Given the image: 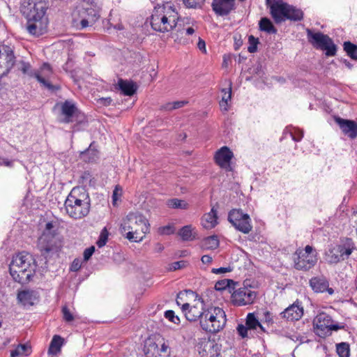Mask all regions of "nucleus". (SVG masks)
<instances>
[{
  "mask_svg": "<svg viewBox=\"0 0 357 357\" xmlns=\"http://www.w3.org/2000/svg\"><path fill=\"white\" fill-rule=\"evenodd\" d=\"M218 212L215 207H213L209 213L204 214L202 218V225L205 229L214 228L218 224Z\"/></svg>",
  "mask_w": 357,
  "mask_h": 357,
  "instance_id": "30",
  "label": "nucleus"
},
{
  "mask_svg": "<svg viewBox=\"0 0 357 357\" xmlns=\"http://www.w3.org/2000/svg\"><path fill=\"white\" fill-rule=\"evenodd\" d=\"M259 29L261 31H264L269 34H275L278 31L271 20L266 17H261L259 22Z\"/></svg>",
  "mask_w": 357,
  "mask_h": 357,
  "instance_id": "34",
  "label": "nucleus"
},
{
  "mask_svg": "<svg viewBox=\"0 0 357 357\" xmlns=\"http://www.w3.org/2000/svg\"><path fill=\"white\" fill-rule=\"evenodd\" d=\"M38 292L34 290L25 289L18 292L17 299L24 306H32L38 300Z\"/></svg>",
  "mask_w": 357,
  "mask_h": 357,
  "instance_id": "28",
  "label": "nucleus"
},
{
  "mask_svg": "<svg viewBox=\"0 0 357 357\" xmlns=\"http://www.w3.org/2000/svg\"><path fill=\"white\" fill-rule=\"evenodd\" d=\"M175 228L173 225H166L160 228V232L162 234L169 235L174 234Z\"/></svg>",
  "mask_w": 357,
  "mask_h": 357,
  "instance_id": "50",
  "label": "nucleus"
},
{
  "mask_svg": "<svg viewBox=\"0 0 357 357\" xmlns=\"http://www.w3.org/2000/svg\"><path fill=\"white\" fill-rule=\"evenodd\" d=\"M122 195V188L119 185H116L112 194V202L114 205L119 197Z\"/></svg>",
  "mask_w": 357,
  "mask_h": 357,
  "instance_id": "52",
  "label": "nucleus"
},
{
  "mask_svg": "<svg viewBox=\"0 0 357 357\" xmlns=\"http://www.w3.org/2000/svg\"><path fill=\"white\" fill-rule=\"evenodd\" d=\"M115 89L124 96H132L137 92V85L132 80L119 78Z\"/></svg>",
  "mask_w": 357,
  "mask_h": 357,
  "instance_id": "27",
  "label": "nucleus"
},
{
  "mask_svg": "<svg viewBox=\"0 0 357 357\" xmlns=\"http://www.w3.org/2000/svg\"><path fill=\"white\" fill-rule=\"evenodd\" d=\"M178 234L184 241H191L194 240L196 234L195 232H193V228L191 225L181 227Z\"/></svg>",
  "mask_w": 357,
  "mask_h": 357,
  "instance_id": "36",
  "label": "nucleus"
},
{
  "mask_svg": "<svg viewBox=\"0 0 357 357\" xmlns=\"http://www.w3.org/2000/svg\"><path fill=\"white\" fill-rule=\"evenodd\" d=\"M61 113L65 116L63 122L66 123L74 121V118L78 122H82L84 119V114L76 107V105L69 100H66L61 105Z\"/></svg>",
  "mask_w": 357,
  "mask_h": 357,
  "instance_id": "18",
  "label": "nucleus"
},
{
  "mask_svg": "<svg viewBox=\"0 0 357 357\" xmlns=\"http://www.w3.org/2000/svg\"><path fill=\"white\" fill-rule=\"evenodd\" d=\"M294 268L298 271H308L318 261V253L312 245L298 248L293 254Z\"/></svg>",
  "mask_w": 357,
  "mask_h": 357,
  "instance_id": "7",
  "label": "nucleus"
},
{
  "mask_svg": "<svg viewBox=\"0 0 357 357\" xmlns=\"http://www.w3.org/2000/svg\"><path fill=\"white\" fill-rule=\"evenodd\" d=\"M309 285L314 293L328 292L333 295L334 289L329 287L328 280L324 275L312 277L309 280Z\"/></svg>",
  "mask_w": 357,
  "mask_h": 357,
  "instance_id": "24",
  "label": "nucleus"
},
{
  "mask_svg": "<svg viewBox=\"0 0 357 357\" xmlns=\"http://www.w3.org/2000/svg\"><path fill=\"white\" fill-rule=\"evenodd\" d=\"M233 158V152L228 146H224L215 152L214 161L217 165L226 172H232L233 167L231 165V160Z\"/></svg>",
  "mask_w": 357,
  "mask_h": 357,
  "instance_id": "17",
  "label": "nucleus"
},
{
  "mask_svg": "<svg viewBox=\"0 0 357 357\" xmlns=\"http://www.w3.org/2000/svg\"><path fill=\"white\" fill-rule=\"evenodd\" d=\"M41 70L43 72L44 75L47 77L52 73L51 66L48 63H44L41 66Z\"/></svg>",
  "mask_w": 357,
  "mask_h": 357,
  "instance_id": "56",
  "label": "nucleus"
},
{
  "mask_svg": "<svg viewBox=\"0 0 357 357\" xmlns=\"http://www.w3.org/2000/svg\"><path fill=\"white\" fill-rule=\"evenodd\" d=\"M31 353V347L27 344H19L17 347L11 351V357L18 356H28Z\"/></svg>",
  "mask_w": 357,
  "mask_h": 357,
  "instance_id": "40",
  "label": "nucleus"
},
{
  "mask_svg": "<svg viewBox=\"0 0 357 357\" xmlns=\"http://www.w3.org/2000/svg\"><path fill=\"white\" fill-rule=\"evenodd\" d=\"M94 144L95 142H92L86 150L80 153V158L84 162L92 163L96 162L99 158V151Z\"/></svg>",
  "mask_w": 357,
  "mask_h": 357,
  "instance_id": "29",
  "label": "nucleus"
},
{
  "mask_svg": "<svg viewBox=\"0 0 357 357\" xmlns=\"http://www.w3.org/2000/svg\"><path fill=\"white\" fill-rule=\"evenodd\" d=\"M308 42L317 50L325 52L326 56L336 55L337 47L333 39L322 32H314L310 29H306Z\"/></svg>",
  "mask_w": 357,
  "mask_h": 357,
  "instance_id": "9",
  "label": "nucleus"
},
{
  "mask_svg": "<svg viewBox=\"0 0 357 357\" xmlns=\"http://www.w3.org/2000/svg\"><path fill=\"white\" fill-rule=\"evenodd\" d=\"M304 310L303 303L298 299H296L293 304L290 305L280 312V316L282 319L288 321H295L301 319Z\"/></svg>",
  "mask_w": 357,
  "mask_h": 357,
  "instance_id": "20",
  "label": "nucleus"
},
{
  "mask_svg": "<svg viewBox=\"0 0 357 357\" xmlns=\"http://www.w3.org/2000/svg\"><path fill=\"white\" fill-rule=\"evenodd\" d=\"M337 353L339 357H349L350 349L347 342H341L336 346Z\"/></svg>",
  "mask_w": 357,
  "mask_h": 357,
  "instance_id": "41",
  "label": "nucleus"
},
{
  "mask_svg": "<svg viewBox=\"0 0 357 357\" xmlns=\"http://www.w3.org/2000/svg\"><path fill=\"white\" fill-rule=\"evenodd\" d=\"M201 261L202 264L208 265L212 263L213 258L210 255H205L202 257Z\"/></svg>",
  "mask_w": 357,
  "mask_h": 357,
  "instance_id": "61",
  "label": "nucleus"
},
{
  "mask_svg": "<svg viewBox=\"0 0 357 357\" xmlns=\"http://www.w3.org/2000/svg\"><path fill=\"white\" fill-rule=\"evenodd\" d=\"M226 323L225 312L219 307L211 305L206 308L200 326L206 332L217 333L223 329Z\"/></svg>",
  "mask_w": 357,
  "mask_h": 357,
  "instance_id": "6",
  "label": "nucleus"
},
{
  "mask_svg": "<svg viewBox=\"0 0 357 357\" xmlns=\"http://www.w3.org/2000/svg\"><path fill=\"white\" fill-rule=\"evenodd\" d=\"M108 234H109L107 229L105 227L103 228L96 242V245H98V248H102L107 243L108 239Z\"/></svg>",
  "mask_w": 357,
  "mask_h": 357,
  "instance_id": "44",
  "label": "nucleus"
},
{
  "mask_svg": "<svg viewBox=\"0 0 357 357\" xmlns=\"http://www.w3.org/2000/svg\"><path fill=\"white\" fill-rule=\"evenodd\" d=\"M259 326V321L254 312H250L247 314L245 324H239L236 327V331L238 335L243 338H251L253 337L252 331H257V326Z\"/></svg>",
  "mask_w": 357,
  "mask_h": 357,
  "instance_id": "14",
  "label": "nucleus"
},
{
  "mask_svg": "<svg viewBox=\"0 0 357 357\" xmlns=\"http://www.w3.org/2000/svg\"><path fill=\"white\" fill-rule=\"evenodd\" d=\"M169 349V345L165 341H162L159 347V344L153 340L148 339L144 344V353L145 357H168Z\"/></svg>",
  "mask_w": 357,
  "mask_h": 357,
  "instance_id": "15",
  "label": "nucleus"
},
{
  "mask_svg": "<svg viewBox=\"0 0 357 357\" xmlns=\"http://www.w3.org/2000/svg\"><path fill=\"white\" fill-rule=\"evenodd\" d=\"M231 84H230V86L228 89H222V99L220 101V106L225 111H227L229 109L228 102L230 101L231 97Z\"/></svg>",
  "mask_w": 357,
  "mask_h": 357,
  "instance_id": "39",
  "label": "nucleus"
},
{
  "mask_svg": "<svg viewBox=\"0 0 357 357\" xmlns=\"http://www.w3.org/2000/svg\"><path fill=\"white\" fill-rule=\"evenodd\" d=\"M187 103H188V102L185 101V100L175 101L173 102H168V103L165 104L163 106V107L166 110L171 111L173 109L181 108V107L185 106Z\"/></svg>",
  "mask_w": 357,
  "mask_h": 357,
  "instance_id": "45",
  "label": "nucleus"
},
{
  "mask_svg": "<svg viewBox=\"0 0 357 357\" xmlns=\"http://www.w3.org/2000/svg\"><path fill=\"white\" fill-rule=\"evenodd\" d=\"M112 99L110 97L107 98H101L99 99V102L102 105L107 107L112 105Z\"/></svg>",
  "mask_w": 357,
  "mask_h": 357,
  "instance_id": "58",
  "label": "nucleus"
},
{
  "mask_svg": "<svg viewBox=\"0 0 357 357\" xmlns=\"http://www.w3.org/2000/svg\"><path fill=\"white\" fill-rule=\"evenodd\" d=\"M198 351L201 357H218L220 347L214 340H204L198 344Z\"/></svg>",
  "mask_w": 357,
  "mask_h": 357,
  "instance_id": "21",
  "label": "nucleus"
},
{
  "mask_svg": "<svg viewBox=\"0 0 357 357\" xmlns=\"http://www.w3.org/2000/svg\"><path fill=\"white\" fill-rule=\"evenodd\" d=\"M331 321V317L325 313H321L318 314L315 319L314 326H315L317 329H319L321 331H324L325 328H327L328 331H337L339 329H344L345 328V324H328Z\"/></svg>",
  "mask_w": 357,
  "mask_h": 357,
  "instance_id": "26",
  "label": "nucleus"
},
{
  "mask_svg": "<svg viewBox=\"0 0 357 357\" xmlns=\"http://www.w3.org/2000/svg\"><path fill=\"white\" fill-rule=\"evenodd\" d=\"M197 47L201 51L204 52V53L206 52L205 41L202 40L201 38H199Z\"/></svg>",
  "mask_w": 357,
  "mask_h": 357,
  "instance_id": "63",
  "label": "nucleus"
},
{
  "mask_svg": "<svg viewBox=\"0 0 357 357\" xmlns=\"http://www.w3.org/2000/svg\"><path fill=\"white\" fill-rule=\"evenodd\" d=\"M204 302L202 298L199 299V303L190 306L186 303L182 305L181 310L187 320L190 321H196L202 319L206 308L204 307Z\"/></svg>",
  "mask_w": 357,
  "mask_h": 357,
  "instance_id": "16",
  "label": "nucleus"
},
{
  "mask_svg": "<svg viewBox=\"0 0 357 357\" xmlns=\"http://www.w3.org/2000/svg\"><path fill=\"white\" fill-rule=\"evenodd\" d=\"M164 317L174 324H180V318L176 315L174 311L172 310H166L164 313Z\"/></svg>",
  "mask_w": 357,
  "mask_h": 357,
  "instance_id": "46",
  "label": "nucleus"
},
{
  "mask_svg": "<svg viewBox=\"0 0 357 357\" xmlns=\"http://www.w3.org/2000/svg\"><path fill=\"white\" fill-rule=\"evenodd\" d=\"M166 204L169 208L174 209L187 210L189 208V204L185 200L178 198L168 199Z\"/></svg>",
  "mask_w": 357,
  "mask_h": 357,
  "instance_id": "37",
  "label": "nucleus"
},
{
  "mask_svg": "<svg viewBox=\"0 0 357 357\" xmlns=\"http://www.w3.org/2000/svg\"><path fill=\"white\" fill-rule=\"evenodd\" d=\"M184 5L189 8H200L205 0H183Z\"/></svg>",
  "mask_w": 357,
  "mask_h": 357,
  "instance_id": "47",
  "label": "nucleus"
},
{
  "mask_svg": "<svg viewBox=\"0 0 357 357\" xmlns=\"http://www.w3.org/2000/svg\"><path fill=\"white\" fill-rule=\"evenodd\" d=\"M95 247L93 245H91V247L86 248L84 251L83 256H84V261H87L93 255V254L95 252Z\"/></svg>",
  "mask_w": 357,
  "mask_h": 357,
  "instance_id": "51",
  "label": "nucleus"
},
{
  "mask_svg": "<svg viewBox=\"0 0 357 357\" xmlns=\"http://www.w3.org/2000/svg\"><path fill=\"white\" fill-rule=\"evenodd\" d=\"M79 15L82 18L80 21V28L84 29L87 27L89 24L91 25L94 24L100 17L99 8L98 6H83L82 10H79Z\"/></svg>",
  "mask_w": 357,
  "mask_h": 357,
  "instance_id": "19",
  "label": "nucleus"
},
{
  "mask_svg": "<svg viewBox=\"0 0 357 357\" xmlns=\"http://www.w3.org/2000/svg\"><path fill=\"white\" fill-rule=\"evenodd\" d=\"M219 245L220 241L216 235L206 237L201 243V246L204 250H215L218 248Z\"/></svg>",
  "mask_w": 357,
  "mask_h": 357,
  "instance_id": "35",
  "label": "nucleus"
},
{
  "mask_svg": "<svg viewBox=\"0 0 357 357\" xmlns=\"http://www.w3.org/2000/svg\"><path fill=\"white\" fill-rule=\"evenodd\" d=\"M177 31L180 32L181 35H183L184 32L185 33L186 35H192L195 33V29L192 27H188L186 29H180L178 28Z\"/></svg>",
  "mask_w": 357,
  "mask_h": 357,
  "instance_id": "62",
  "label": "nucleus"
},
{
  "mask_svg": "<svg viewBox=\"0 0 357 357\" xmlns=\"http://www.w3.org/2000/svg\"><path fill=\"white\" fill-rule=\"evenodd\" d=\"M120 230L130 242L139 243L149 233V223L142 213L130 212L122 220Z\"/></svg>",
  "mask_w": 357,
  "mask_h": 357,
  "instance_id": "4",
  "label": "nucleus"
},
{
  "mask_svg": "<svg viewBox=\"0 0 357 357\" xmlns=\"http://www.w3.org/2000/svg\"><path fill=\"white\" fill-rule=\"evenodd\" d=\"M82 267V263L79 259H75L70 265V270L73 272L78 271Z\"/></svg>",
  "mask_w": 357,
  "mask_h": 357,
  "instance_id": "54",
  "label": "nucleus"
},
{
  "mask_svg": "<svg viewBox=\"0 0 357 357\" xmlns=\"http://www.w3.org/2000/svg\"><path fill=\"white\" fill-rule=\"evenodd\" d=\"M65 343L63 337L59 335H54L50 342L48 354L51 355H56L61 351V347Z\"/></svg>",
  "mask_w": 357,
  "mask_h": 357,
  "instance_id": "31",
  "label": "nucleus"
},
{
  "mask_svg": "<svg viewBox=\"0 0 357 357\" xmlns=\"http://www.w3.org/2000/svg\"><path fill=\"white\" fill-rule=\"evenodd\" d=\"M36 265L34 259L29 253L20 252L13 256V259L9 265V272L13 278H15V275H20L24 271V268H30L31 266Z\"/></svg>",
  "mask_w": 357,
  "mask_h": 357,
  "instance_id": "12",
  "label": "nucleus"
},
{
  "mask_svg": "<svg viewBox=\"0 0 357 357\" xmlns=\"http://www.w3.org/2000/svg\"><path fill=\"white\" fill-rule=\"evenodd\" d=\"M335 121L344 135L351 139H354L357 137V123L355 121L335 116Z\"/></svg>",
  "mask_w": 357,
  "mask_h": 357,
  "instance_id": "23",
  "label": "nucleus"
},
{
  "mask_svg": "<svg viewBox=\"0 0 357 357\" xmlns=\"http://www.w3.org/2000/svg\"><path fill=\"white\" fill-rule=\"evenodd\" d=\"M230 284H234L232 280L224 279L219 280L215 284V289L221 291L225 290L227 288L230 289Z\"/></svg>",
  "mask_w": 357,
  "mask_h": 357,
  "instance_id": "42",
  "label": "nucleus"
},
{
  "mask_svg": "<svg viewBox=\"0 0 357 357\" xmlns=\"http://www.w3.org/2000/svg\"><path fill=\"white\" fill-rule=\"evenodd\" d=\"M179 20V14L174 6L168 3L158 4L150 17V24L154 31L167 33L181 26Z\"/></svg>",
  "mask_w": 357,
  "mask_h": 357,
  "instance_id": "2",
  "label": "nucleus"
},
{
  "mask_svg": "<svg viewBox=\"0 0 357 357\" xmlns=\"http://www.w3.org/2000/svg\"><path fill=\"white\" fill-rule=\"evenodd\" d=\"M20 70L24 74H27L30 77H35L45 88H47L50 91H53L59 89L58 86L52 84L44 77L41 76V75L38 72L32 71L31 66L29 63L22 61Z\"/></svg>",
  "mask_w": 357,
  "mask_h": 357,
  "instance_id": "25",
  "label": "nucleus"
},
{
  "mask_svg": "<svg viewBox=\"0 0 357 357\" xmlns=\"http://www.w3.org/2000/svg\"><path fill=\"white\" fill-rule=\"evenodd\" d=\"M61 312L63 315V319L66 322H71L74 320V316L70 311V309L67 305H63L61 307Z\"/></svg>",
  "mask_w": 357,
  "mask_h": 357,
  "instance_id": "48",
  "label": "nucleus"
},
{
  "mask_svg": "<svg viewBox=\"0 0 357 357\" xmlns=\"http://www.w3.org/2000/svg\"><path fill=\"white\" fill-rule=\"evenodd\" d=\"M291 136L294 142H299L303 137V132L302 131H298L296 133L291 132Z\"/></svg>",
  "mask_w": 357,
  "mask_h": 357,
  "instance_id": "59",
  "label": "nucleus"
},
{
  "mask_svg": "<svg viewBox=\"0 0 357 357\" xmlns=\"http://www.w3.org/2000/svg\"><path fill=\"white\" fill-rule=\"evenodd\" d=\"M60 222L58 220L47 222L43 230L42 234H50V236H62L59 231Z\"/></svg>",
  "mask_w": 357,
  "mask_h": 357,
  "instance_id": "33",
  "label": "nucleus"
},
{
  "mask_svg": "<svg viewBox=\"0 0 357 357\" xmlns=\"http://www.w3.org/2000/svg\"><path fill=\"white\" fill-rule=\"evenodd\" d=\"M264 322L267 323L268 324H273V316H272V314L269 311L266 310L264 312Z\"/></svg>",
  "mask_w": 357,
  "mask_h": 357,
  "instance_id": "57",
  "label": "nucleus"
},
{
  "mask_svg": "<svg viewBox=\"0 0 357 357\" xmlns=\"http://www.w3.org/2000/svg\"><path fill=\"white\" fill-rule=\"evenodd\" d=\"M91 177L92 175L89 171H84L80 176L81 183L82 184H84L87 182L90 183L91 181Z\"/></svg>",
  "mask_w": 357,
  "mask_h": 357,
  "instance_id": "53",
  "label": "nucleus"
},
{
  "mask_svg": "<svg viewBox=\"0 0 357 357\" xmlns=\"http://www.w3.org/2000/svg\"><path fill=\"white\" fill-rule=\"evenodd\" d=\"M356 249L353 240L345 238L341 241V243L331 245L326 252L328 263L336 264L349 258L352 252Z\"/></svg>",
  "mask_w": 357,
  "mask_h": 357,
  "instance_id": "8",
  "label": "nucleus"
},
{
  "mask_svg": "<svg viewBox=\"0 0 357 357\" xmlns=\"http://www.w3.org/2000/svg\"><path fill=\"white\" fill-rule=\"evenodd\" d=\"M22 11L26 15V29L30 34L40 36L47 32L46 3L44 1L22 0Z\"/></svg>",
  "mask_w": 357,
  "mask_h": 357,
  "instance_id": "1",
  "label": "nucleus"
},
{
  "mask_svg": "<svg viewBox=\"0 0 357 357\" xmlns=\"http://www.w3.org/2000/svg\"><path fill=\"white\" fill-rule=\"evenodd\" d=\"M36 265L31 266V268H24V271L15 275L13 280L20 284H26L29 282L33 277L36 271Z\"/></svg>",
  "mask_w": 357,
  "mask_h": 357,
  "instance_id": "32",
  "label": "nucleus"
},
{
  "mask_svg": "<svg viewBox=\"0 0 357 357\" xmlns=\"http://www.w3.org/2000/svg\"><path fill=\"white\" fill-rule=\"evenodd\" d=\"M63 237L42 234L38 238L37 247L41 255L45 257L50 252H55L62 247Z\"/></svg>",
  "mask_w": 357,
  "mask_h": 357,
  "instance_id": "11",
  "label": "nucleus"
},
{
  "mask_svg": "<svg viewBox=\"0 0 357 357\" xmlns=\"http://www.w3.org/2000/svg\"><path fill=\"white\" fill-rule=\"evenodd\" d=\"M257 297V292L243 286L234 290L231 294V303L235 306L252 304Z\"/></svg>",
  "mask_w": 357,
  "mask_h": 357,
  "instance_id": "13",
  "label": "nucleus"
},
{
  "mask_svg": "<svg viewBox=\"0 0 357 357\" xmlns=\"http://www.w3.org/2000/svg\"><path fill=\"white\" fill-rule=\"evenodd\" d=\"M84 5L83 6H97L95 0H84Z\"/></svg>",
  "mask_w": 357,
  "mask_h": 357,
  "instance_id": "64",
  "label": "nucleus"
},
{
  "mask_svg": "<svg viewBox=\"0 0 357 357\" xmlns=\"http://www.w3.org/2000/svg\"><path fill=\"white\" fill-rule=\"evenodd\" d=\"M266 4L276 24H281L287 20L297 22L304 18V13L301 8L283 0H266Z\"/></svg>",
  "mask_w": 357,
  "mask_h": 357,
  "instance_id": "5",
  "label": "nucleus"
},
{
  "mask_svg": "<svg viewBox=\"0 0 357 357\" xmlns=\"http://www.w3.org/2000/svg\"><path fill=\"white\" fill-rule=\"evenodd\" d=\"M64 208L66 213L75 220L86 217L91 208L88 191L83 187H74L65 200Z\"/></svg>",
  "mask_w": 357,
  "mask_h": 357,
  "instance_id": "3",
  "label": "nucleus"
},
{
  "mask_svg": "<svg viewBox=\"0 0 357 357\" xmlns=\"http://www.w3.org/2000/svg\"><path fill=\"white\" fill-rule=\"evenodd\" d=\"M230 271H231V268L230 267L213 268L211 270V273L214 274H223Z\"/></svg>",
  "mask_w": 357,
  "mask_h": 357,
  "instance_id": "55",
  "label": "nucleus"
},
{
  "mask_svg": "<svg viewBox=\"0 0 357 357\" xmlns=\"http://www.w3.org/2000/svg\"><path fill=\"white\" fill-rule=\"evenodd\" d=\"M343 50L348 56L357 61V45L350 41H345L343 43Z\"/></svg>",
  "mask_w": 357,
  "mask_h": 357,
  "instance_id": "38",
  "label": "nucleus"
},
{
  "mask_svg": "<svg viewBox=\"0 0 357 357\" xmlns=\"http://www.w3.org/2000/svg\"><path fill=\"white\" fill-rule=\"evenodd\" d=\"M259 39L255 38L254 36L250 35L248 37V51L250 53H255L257 51V45L259 44Z\"/></svg>",
  "mask_w": 357,
  "mask_h": 357,
  "instance_id": "43",
  "label": "nucleus"
},
{
  "mask_svg": "<svg viewBox=\"0 0 357 357\" xmlns=\"http://www.w3.org/2000/svg\"><path fill=\"white\" fill-rule=\"evenodd\" d=\"M0 165H4L6 167H12L13 166V161L10 160L7 158H0Z\"/></svg>",
  "mask_w": 357,
  "mask_h": 357,
  "instance_id": "60",
  "label": "nucleus"
},
{
  "mask_svg": "<svg viewBox=\"0 0 357 357\" xmlns=\"http://www.w3.org/2000/svg\"><path fill=\"white\" fill-rule=\"evenodd\" d=\"M187 265H188V262L186 261H184V260L178 261L173 262L171 264L170 269L172 271H176V270L186 267Z\"/></svg>",
  "mask_w": 357,
  "mask_h": 357,
  "instance_id": "49",
  "label": "nucleus"
},
{
  "mask_svg": "<svg viewBox=\"0 0 357 357\" xmlns=\"http://www.w3.org/2000/svg\"><path fill=\"white\" fill-rule=\"evenodd\" d=\"M213 11L218 16H227L236 9L235 0H213L211 3Z\"/></svg>",
  "mask_w": 357,
  "mask_h": 357,
  "instance_id": "22",
  "label": "nucleus"
},
{
  "mask_svg": "<svg viewBox=\"0 0 357 357\" xmlns=\"http://www.w3.org/2000/svg\"><path fill=\"white\" fill-rule=\"evenodd\" d=\"M227 220L236 230L243 234H247L252 229L250 215L243 213L240 208L231 209L228 213Z\"/></svg>",
  "mask_w": 357,
  "mask_h": 357,
  "instance_id": "10",
  "label": "nucleus"
}]
</instances>
